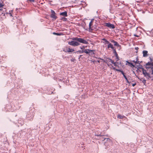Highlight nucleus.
Segmentation results:
<instances>
[{"label": "nucleus", "instance_id": "20e7f679", "mask_svg": "<svg viewBox=\"0 0 153 153\" xmlns=\"http://www.w3.org/2000/svg\"><path fill=\"white\" fill-rule=\"evenodd\" d=\"M105 26L108 27L110 29H114L115 28L114 25L110 23H105Z\"/></svg>", "mask_w": 153, "mask_h": 153}, {"label": "nucleus", "instance_id": "0eeeda50", "mask_svg": "<svg viewBox=\"0 0 153 153\" xmlns=\"http://www.w3.org/2000/svg\"><path fill=\"white\" fill-rule=\"evenodd\" d=\"M59 14L61 16H63L64 17H67L68 16L67 12L66 11L61 13Z\"/></svg>", "mask_w": 153, "mask_h": 153}, {"label": "nucleus", "instance_id": "c85d7f7f", "mask_svg": "<svg viewBox=\"0 0 153 153\" xmlns=\"http://www.w3.org/2000/svg\"><path fill=\"white\" fill-rule=\"evenodd\" d=\"M134 36H136V37H139V36L138 35H137L136 34H134Z\"/></svg>", "mask_w": 153, "mask_h": 153}, {"label": "nucleus", "instance_id": "393cba45", "mask_svg": "<svg viewBox=\"0 0 153 153\" xmlns=\"http://www.w3.org/2000/svg\"><path fill=\"white\" fill-rule=\"evenodd\" d=\"M95 136H97L98 137H101L102 136L101 134H95Z\"/></svg>", "mask_w": 153, "mask_h": 153}, {"label": "nucleus", "instance_id": "f3484780", "mask_svg": "<svg viewBox=\"0 0 153 153\" xmlns=\"http://www.w3.org/2000/svg\"><path fill=\"white\" fill-rule=\"evenodd\" d=\"M103 40L105 41V44H107L108 45H109L111 44L109 42L106 40V39H102Z\"/></svg>", "mask_w": 153, "mask_h": 153}, {"label": "nucleus", "instance_id": "ddd939ff", "mask_svg": "<svg viewBox=\"0 0 153 153\" xmlns=\"http://www.w3.org/2000/svg\"><path fill=\"white\" fill-rule=\"evenodd\" d=\"M66 51L68 52H72L74 51V50L73 49L67 48L66 49Z\"/></svg>", "mask_w": 153, "mask_h": 153}, {"label": "nucleus", "instance_id": "412c9836", "mask_svg": "<svg viewBox=\"0 0 153 153\" xmlns=\"http://www.w3.org/2000/svg\"><path fill=\"white\" fill-rule=\"evenodd\" d=\"M67 19L66 18H65V17H62V20L64 22H65L67 21Z\"/></svg>", "mask_w": 153, "mask_h": 153}, {"label": "nucleus", "instance_id": "ea45409f", "mask_svg": "<svg viewBox=\"0 0 153 153\" xmlns=\"http://www.w3.org/2000/svg\"><path fill=\"white\" fill-rule=\"evenodd\" d=\"M110 11H111V9H110Z\"/></svg>", "mask_w": 153, "mask_h": 153}, {"label": "nucleus", "instance_id": "473e14b6", "mask_svg": "<svg viewBox=\"0 0 153 153\" xmlns=\"http://www.w3.org/2000/svg\"><path fill=\"white\" fill-rule=\"evenodd\" d=\"M80 52H81V53H84V50H82Z\"/></svg>", "mask_w": 153, "mask_h": 153}, {"label": "nucleus", "instance_id": "a878e982", "mask_svg": "<svg viewBox=\"0 0 153 153\" xmlns=\"http://www.w3.org/2000/svg\"><path fill=\"white\" fill-rule=\"evenodd\" d=\"M3 6V5L1 3H0V8L2 7Z\"/></svg>", "mask_w": 153, "mask_h": 153}, {"label": "nucleus", "instance_id": "f8f14e48", "mask_svg": "<svg viewBox=\"0 0 153 153\" xmlns=\"http://www.w3.org/2000/svg\"><path fill=\"white\" fill-rule=\"evenodd\" d=\"M111 42L114 43V45L117 46H119V44L116 42L114 41V40H111Z\"/></svg>", "mask_w": 153, "mask_h": 153}, {"label": "nucleus", "instance_id": "c9c22d12", "mask_svg": "<svg viewBox=\"0 0 153 153\" xmlns=\"http://www.w3.org/2000/svg\"><path fill=\"white\" fill-rule=\"evenodd\" d=\"M9 14H10V16H12V14L11 13H9Z\"/></svg>", "mask_w": 153, "mask_h": 153}, {"label": "nucleus", "instance_id": "aec40b11", "mask_svg": "<svg viewBox=\"0 0 153 153\" xmlns=\"http://www.w3.org/2000/svg\"><path fill=\"white\" fill-rule=\"evenodd\" d=\"M2 9H0V16L3 15L4 16L5 15V13H4L3 12H2Z\"/></svg>", "mask_w": 153, "mask_h": 153}, {"label": "nucleus", "instance_id": "f257e3e1", "mask_svg": "<svg viewBox=\"0 0 153 153\" xmlns=\"http://www.w3.org/2000/svg\"><path fill=\"white\" fill-rule=\"evenodd\" d=\"M77 39V40H76L77 41H76L74 40L70 42H69L68 44L74 46H76L79 45L78 42L85 44H87L88 43L87 41L84 40L83 39Z\"/></svg>", "mask_w": 153, "mask_h": 153}, {"label": "nucleus", "instance_id": "4c0bfd02", "mask_svg": "<svg viewBox=\"0 0 153 153\" xmlns=\"http://www.w3.org/2000/svg\"><path fill=\"white\" fill-rule=\"evenodd\" d=\"M6 14H8V13H6Z\"/></svg>", "mask_w": 153, "mask_h": 153}, {"label": "nucleus", "instance_id": "1a4fd4ad", "mask_svg": "<svg viewBox=\"0 0 153 153\" xmlns=\"http://www.w3.org/2000/svg\"><path fill=\"white\" fill-rule=\"evenodd\" d=\"M92 21H91L89 23V30L90 31H91L93 29L91 28V26L92 25Z\"/></svg>", "mask_w": 153, "mask_h": 153}, {"label": "nucleus", "instance_id": "2eb2a0df", "mask_svg": "<svg viewBox=\"0 0 153 153\" xmlns=\"http://www.w3.org/2000/svg\"><path fill=\"white\" fill-rule=\"evenodd\" d=\"M113 53H114L116 57V58L117 59H118V55L116 51V49H114L113 51Z\"/></svg>", "mask_w": 153, "mask_h": 153}, {"label": "nucleus", "instance_id": "4be33fe9", "mask_svg": "<svg viewBox=\"0 0 153 153\" xmlns=\"http://www.w3.org/2000/svg\"><path fill=\"white\" fill-rule=\"evenodd\" d=\"M141 80L142 82L144 83V84L145 85L146 83V80L144 79H142Z\"/></svg>", "mask_w": 153, "mask_h": 153}, {"label": "nucleus", "instance_id": "4468645a", "mask_svg": "<svg viewBox=\"0 0 153 153\" xmlns=\"http://www.w3.org/2000/svg\"><path fill=\"white\" fill-rule=\"evenodd\" d=\"M108 48H111L112 49L113 51L114 49H115L113 47V45L112 44H111L109 45H108Z\"/></svg>", "mask_w": 153, "mask_h": 153}, {"label": "nucleus", "instance_id": "a211bd4d", "mask_svg": "<svg viewBox=\"0 0 153 153\" xmlns=\"http://www.w3.org/2000/svg\"><path fill=\"white\" fill-rule=\"evenodd\" d=\"M108 61L109 62H111L114 65V66L115 65H116V63L115 62H114V61H113L112 60H111V59H108Z\"/></svg>", "mask_w": 153, "mask_h": 153}, {"label": "nucleus", "instance_id": "e433bc0d", "mask_svg": "<svg viewBox=\"0 0 153 153\" xmlns=\"http://www.w3.org/2000/svg\"><path fill=\"white\" fill-rule=\"evenodd\" d=\"M137 62H138V63H137V64H138H138H139V65H140V63H139V61H137Z\"/></svg>", "mask_w": 153, "mask_h": 153}, {"label": "nucleus", "instance_id": "cd10ccee", "mask_svg": "<svg viewBox=\"0 0 153 153\" xmlns=\"http://www.w3.org/2000/svg\"><path fill=\"white\" fill-rule=\"evenodd\" d=\"M117 71H120V72H121V73H122V71H122L119 70V69H116V70Z\"/></svg>", "mask_w": 153, "mask_h": 153}, {"label": "nucleus", "instance_id": "6e6552de", "mask_svg": "<svg viewBox=\"0 0 153 153\" xmlns=\"http://www.w3.org/2000/svg\"><path fill=\"white\" fill-rule=\"evenodd\" d=\"M146 66H149V67L146 66V69H147V68H146L147 67H153V62H149L146 64Z\"/></svg>", "mask_w": 153, "mask_h": 153}, {"label": "nucleus", "instance_id": "9d476101", "mask_svg": "<svg viewBox=\"0 0 153 153\" xmlns=\"http://www.w3.org/2000/svg\"><path fill=\"white\" fill-rule=\"evenodd\" d=\"M53 35H57V36H60V35H64V34L63 33H58V32H57V33L53 32Z\"/></svg>", "mask_w": 153, "mask_h": 153}, {"label": "nucleus", "instance_id": "5701e85b", "mask_svg": "<svg viewBox=\"0 0 153 153\" xmlns=\"http://www.w3.org/2000/svg\"><path fill=\"white\" fill-rule=\"evenodd\" d=\"M129 64H130L133 67H134V65L132 63L129 62H127Z\"/></svg>", "mask_w": 153, "mask_h": 153}, {"label": "nucleus", "instance_id": "c756f323", "mask_svg": "<svg viewBox=\"0 0 153 153\" xmlns=\"http://www.w3.org/2000/svg\"><path fill=\"white\" fill-rule=\"evenodd\" d=\"M136 85V83H133L132 84V85L133 87H134L135 86V85Z\"/></svg>", "mask_w": 153, "mask_h": 153}, {"label": "nucleus", "instance_id": "6ab92c4d", "mask_svg": "<svg viewBox=\"0 0 153 153\" xmlns=\"http://www.w3.org/2000/svg\"><path fill=\"white\" fill-rule=\"evenodd\" d=\"M125 117L124 116H121L120 114H118L117 116V118L121 119H123Z\"/></svg>", "mask_w": 153, "mask_h": 153}, {"label": "nucleus", "instance_id": "f03ea898", "mask_svg": "<svg viewBox=\"0 0 153 153\" xmlns=\"http://www.w3.org/2000/svg\"><path fill=\"white\" fill-rule=\"evenodd\" d=\"M138 68L139 69H142L143 73L144 76L146 77L148 79L152 77V76H150V73H148L147 72H146V70H145L142 68V65H139V66L138 67Z\"/></svg>", "mask_w": 153, "mask_h": 153}, {"label": "nucleus", "instance_id": "9b49d317", "mask_svg": "<svg viewBox=\"0 0 153 153\" xmlns=\"http://www.w3.org/2000/svg\"><path fill=\"white\" fill-rule=\"evenodd\" d=\"M148 51H143V56L145 57H146L147 55Z\"/></svg>", "mask_w": 153, "mask_h": 153}, {"label": "nucleus", "instance_id": "bb28decb", "mask_svg": "<svg viewBox=\"0 0 153 153\" xmlns=\"http://www.w3.org/2000/svg\"><path fill=\"white\" fill-rule=\"evenodd\" d=\"M28 0L30 2H34L35 1L34 0Z\"/></svg>", "mask_w": 153, "mask_h": 153}, {"label": "nucleus", "instance_id": "39448f33", "mask_svg": "<svg viewBox=\"0 0 153 153\" xmlns=\"http://www.w3.org/2000/svg\"><path fill=\"white\" fill-rule=\"evenodd\" d=\"M94 50H90L89 49H85L84 50V53L87 54H88L89 55H92L93 54H94L93 51Z\"/></svg>", "mask_w": 153, "mask_h": 153}, {"label": "nucleus", "instance_id": "72a5a7b5", "mask_svg": "<svg viewBox=\"0 0 153 153\" xmlns=\"http://www.w3.org/2000/svg\"><path fill=\"white\" fill-rule=\"evenodd\" d=\"M19 23H22V21L21 20H19Z\"/></svg>", "mask_w": 153, "mask_h": 153}, {"label": "nucleus", "instance_id": "dca6fc26", "mask_svg": "<svg viewBox=\"0 0 153 153\" xmlns=\"http://www.w3.org/2000/svg\"><path fill=\"white\" fill-rule=\"evenodd\" d=\"M122 74L123 75L124 77L126 79V81L127 82L129 83V82L127 78L126 77V76L125 75L124 73L123 72V71H122Z\"/></svg>", "mask_w": 153, "mask_h": 153}, {"label": "nucleus", "instance_id": "2f4dec72", "mask_svg": "<svg viewBox=\"0 0 153 153\" xmlns=\"http://www.w3.org/2000/svg\"><path fill=\"white\" fill-rule=\"evenodd\" d=\"M84 48H85V47L83 46L81 48V49H84Z\"/></svg>", "mask_w": 153, "mask_h": 153}, {"label": "nucleus", "instance_id": "7c9ffc66", "mask_svg": "<svg viewBox=\"0 0 153 153\" xmlns=\"http://www.w3.org/2000/svg\"><path fill=\"white\" fill-rule=\"evenodd\" d=\"M133 62H134L135 63H138L137 62V60L136 61H133Z\"/></svg>", "mask_w": 153, "mask_h": 153}, {"label": "nucleus", "instance_id": "b1692460", "mask_svg": "<svg viewBox=\"0 0 153 153\" xmlns=\"http://www.w3.org/2000/svg\"><path fill=\"white\" fill-rule=\"evenodd\" d=\"M135 49L136 50V53H137V52H138V49L139 48H138V47H135Z\"/></svg>", "mask_w": 153, "mask_h": 153}, {"label": "nucleus", "instance_id": "f704fd0d", "mask_svg": "<svg viewBox=\"0 0 153 153\" xmlns=\"http://www.w3.org/2000/svg\"><path fill=\"white\" fill-rule=\"evenodd\" d=\"M74 60H75L74 59H72L71 60V61H73V62H74Z\"/></svg>", "mask_w": 153, "mask_h": 153}, {"label": "nucleus", "instance_id": "423d86ee", "mask_svg": "<svg viewBox=\"0 0 153 153\" xmlns=\"http://www.w3.org/2000/svg\"><path fill=\"white\" fill-rule=\"evenodd\" d=\"M147 71H149V72L150 73V74H151L152 75H153L152 76V80L153 79V67H147Z\"/></svg>", "mask_w": 153, "mask_h": 153}, {"label": "nucleus", "instance_id": "58836bf2", "mask_svg": "<svg viewBox=\"0 0 153 153\" xmlns=\"http://www.w3.org/2000/svg\"><path fill=\"white\" fill-rule=\"evenodd\" d=\"M74 38L76 39V38H76H76Z\"/></svg>", "mask_w": 153, "mask_h": 153}, {"label": "nucleus", "instance_id": "7ed1b4c3", "mask_svg": "<svg viewBox=\"0 0 153 153\" xmlns=\"http://www.w3.org/2000/svg\"><path fill=\"white\" fill-rule=\"evenodd\" d=\"M51 18H53L54 20H55L57 18V16L55 15L56 14V13H55V11L52 10H51Z\"/></svg>", "mask_w": 153, "mask_h": 153}]
</instances>
